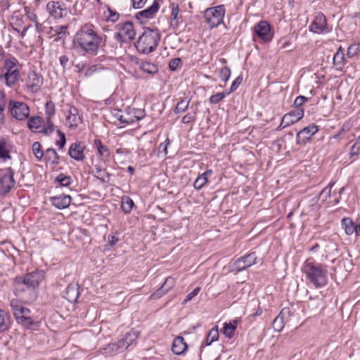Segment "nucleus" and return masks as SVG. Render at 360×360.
Returning <instances> with one entry per match:
<instances>
[{
  "instance_id": "a878e982",
  "label": "nucleus",
  "mask_w": 360,
  "mask_h": 360,
  "mask_svg": "<svg viewBox=\"0 0 360 360\" xmlns=\"http://www.w3.org/2000/svg\"><path fill=\"white\" fill-rule=\"evenodd\" d=\"M11 150V145L6 139H0V158L5 161L8 158H11L9 153Z\"/></svg>"
},
{
  "instance_id": "c756f323",
  "label": "nucleus",
  "mask_w": 360,
  "mask_h": 360,
  "mask_svg": "<svg viewBox=\"0 0 360 360\" xmlns=\"http://www.w3.org/2000/svg\"><path fill=\"white\" fill-rule=\"evenodd\" d=\"M30 310L28 309L27 313L25 312V314H17L15 318L18 323L29 327L32 323V321L31 317L30 316Z\"/></svg>"
},
{
  "instance_id": "4c0bfd02",
  "label": "nucleus",
  "mask_w": 360,
  "mask_h": 360,
  "mask_svg": "<svg viewBox=\"0 0 360 360\" xmlns=\"http://www.w3.org/2000/svg\"><path fill=\"white\" fill-rule=\"evenodd\" d=\"M19 72H15L13 73H4V79L7 86H11L14 84L18 79Z\"/></svg>"
},
{
  "instance_id": "39448f33",
  "label": "nucleus",
  "mask_w": 360,
  "mask_h": 360,
  "mask_svg": "<svg viewBox=\"0 0 360 360\" xmlns=\"http://www.w3.org/2000/svg\"><path fill=\"white\" fill-rule=\"evenodd\" d=\"M139 337V334L135 330L127 332L123 338L119 339L117 342H111L107 345L103 349V354L110 356H114L117 354L125 351Z\"/></svg>"
},
{
  "instance_id": "f257e3e1",
  "label": "nucleus",
  "mask_w": 360,
  "mask_h": 360,
  "mask_svg": "<svg viewBox=\"0 0 360 360\" xmlns=\"http://www.w3.org/2000/svg\"><path fill=\"white\" fill-rule=\"evenodd\" d=\"M73 42L86 53L96 56L106 44V36L99 35L92 24H85L77 32Z\"/></svg>"
},
{
  "instance_id": "58836bf2",
  "label": "nucleus",
  "mask_w": 360,
  "mask_h": 360,
  "mask_svg": "<svg viewBox=\"0 0 360 360\" xmlns=\"http://www.w3.org/2000/svg\"><path fill=\"white\" fill-rule=\"evenodd\" d=\"M33 154L37 160H41L44 156V151L39 142L36 141L32 146Z\"/></svg>"
},
{
  "instance_id": "a18cd8bd",
  "label": "nucleus",
  "mask_w": 360,
  "mask_h": 360,
  "mask_svg": "<svg viewBox=\"0 0 360 360\" xmlns=\"http://www.w3.org/2000/svg\"><path fill=\"white\" fill-rule=\"evenodd\" d=\"M294 314L290 308L285 307L279 313V316L283 319L285 323H288L290 320V317Z\"/></svg>"
},
{
  "instance_id": "ea45409f",
  "label": "nucleus",
  "mask_w": 360,
  "mask_h": 360,
  "mask_svg": "<svg viewBox=\"0 0 360 360\" xmlns=\"http://www.w3.org/2000/svg\"><path fill=\"white\" fill-rule=\"evenodd\" d=\"M335 183H330L326 188H324L319 194L318 198L321 199L322 201H326L328 198L330 196L331 188Z\"/></svg>"
},
{
  "instance_id": "680f3d73",
  "label": "nucleus",
  "mask_w": 360,
  "mask_h": 360,
  "mask_svg": "<svg viewBox=\"0 0 360 360\" xmlns=\"http://www.w3.org/2000/svg\"><path fill=\"white\" fill-rule=\"evenodd\" d=\"M205 184L206 181L199 175L194 181L193 186L196 190H200Z\"/></svg>"
},
{
  "instance_id": "6ab92c4d",
  "label": "nucleus",
  "mask_w": 360,
  "mask_h": 360,
  "mask_svg": "<svg viewBox=\"0 0 360 360\" xmlns=\"http://www.w3.org/2000/svg\"><path fill=\"white\" fill-rule=\"evenodd\" d=\"M43 80V77L41 75H38L35 72H32L28 75L27 85L32 92H37L41 86Z\"/></svg>"
},
{
  "instance_id": "ddd939ff",
  "label": "nucleus",
  "mask_w": 360,
  "mask_h": 360,
  "mask_svg": "<svg viewBox=\"0 0 360 360\" xmlns=\"http://www.w3.org/2000/svg\"><path fill=\"white\" fill-rule=\"evenodd\" d=\"M46 11H49L50 16L54 19L61 18L67 14L66 8L59 1H49L46 4Z\"/></svg>"
},
{
  "instance_id": "7c9ffc66",
  "label": "nucleus",
  "mask_w": 360,
  "mask_h": 360,
  "mask_svg": "<svg viewBox=\"0 0 360 360\" xmlns=\"http://www.w3.org/2000/svg\"><path fill=\"white\" fill-rule=\"evenodd\" d=\"M94 145L96 147L100 156L105 159L110 158V153L108 148L103 145L100 139H95Z\"/></svg>"
},
{
  "instance_id": "2f4dec72",
  "label": "nucleus",
  "mask_w": 360,
  "mask_h": 360,
  "mask_svg": "<svg viewBox=\"0 0 360 360\" xmlns=\"http://www.w3.org/2000/svg\"><path fill=\"white\" fill-rule=\"evenodd\" d=\"M139 68L144 72L150 75H154L158 71V68L155 64L148 61L141 62Z\"/></svg>"
},
{
  "instance_id": "393cba45",
  "label": "nucleus",
  "mask_w": 360,
  "mask_h": 360,
  "mask_svg": "<svg viewBox=\"0 0 360 360\" xmlns=\"http://www.w3.org/2000/svg\"><path fill=\"white\" fill-rule=\"evenodd\" d=\"M120 30L127 37L129 41L134 39L136 32L131 22L127 21L123 24H119Z\"/></svg>"
},
{
  "instance_id": "774afa93",
  "label": "nucleus",
  "mask_w": 360,
  "mask_h": 360,
  "mask_svg": "<svg viewBox=\"0 0 360 360\" xmlns=\"http://www.w3.org/2000/svg\"><path fill=\"white\" fill-rule=\"evenodd\" d=\"M279 44H281V49H288V51H291L293 50V48L291 46V43L290 41H282V40L279 41Z\"/></svg>"
},
{
  "instance_id": "6e6552de",
  "label": "nucleus",
  "mask_w": 360,
  "mask_h": 360,
  "mask_svg": "<svg viewBox=\"0 0 360 360\" xmlns=\"http://www.w3.org/2000/svg\"><path fill=\"white\" fill-rule=\"evenodd\" d=\"M257 263V256L255 252L240 257L230 264L231 271L240 272Z\"/></svg>"
},
{
  "instance_id": "cd10ccee",
  "label": "nucleus",
  "mask_w": 360,
  "mask_h": 360,
  "mask_svg": "<svg viewBox=\"0 0 360 360\" xmlns=\"http://www.w3.org/2000/svg\"><path fill=\"white\" fill-rule=\"evenodd\" d=\"M237 320H233L232 322L224 323L222 329V333L226 337L232 338L235 335V331L237 328Z\"/></svg>"
},
{
  "instance_id": "3c124183",
  "label": "nucleus",
  "mask_w": 360,
  "mask_h": 360,
  "mask_svg": "<svg viewBox=\"0 0 360 360\" xmlns=\"http://www.w3.org/2000/svg\"><path fill=\"white\" fill-rule=\"evenodd\" d=\"M207 339H210V342H214L219 338L218 327L215 326L213 327L207 335Z\"/></svg>"
},
{
  "instance_id": "4d7b16f0",
  "label": "nucleus",
  "mask_w": 360,
  "mask_h": 360,
  "mask_svg": "<svg viewBox=\"0 0 360 360\" xmlns=\"http://www.w3.org/2000/svg\"><path fill=\"white\" fill-rule=\"evenodd\" d=\"M243 81V77L241 75H239L233 82L231 86L230 90L229 92H227V95L230 94L233 92H234L238 87L240 86Z\"/></svg>"
},
{
  "instance_id": "49530a36",
  "label": "nucleus",
  "mask_w": 360,
  "mask_h": 360,
  "mask_svg": "<svg viewBox=\"0 0 360 360\" xmlns=\"http://www.w3.org/2000/svg\"><path fill=\"white\" fill-rule=\"evenodd\" d=\"M176 279L172 276L167 277L161 285L167 292L175 285Z\"/></svg>"
},
{
  "instance_id": "aec40b11",
  "label": "nucleus",
  "mask_w": 360,
  "mask_h": 360,
  "mask_svg": "<svg viewBox=\"0 0 360 360\" xmlns=\"http://www.w3.org/2000/svg\"><path fill=\"white\" fill-rule=\"evenodd\" d=\"M79 296V291L78 284H70L63 292V297L71 303L76 302Z\"/></svg>"
},
{
  "instance_id": "f03ea898",
  "label": "nucleus",
  "mask_w": 360,
  "mask_h": 360,
  "mask_svg": "<svg viewBox=\"0 0 360 360\" xmlns=\"http://www.w3.org/2000/svg\"><path fill=\"white\" fill-rule=\"evenodd\" d=\"M302 271L315 288H319L326 285L328 283V270L326 265L307 259Z\"/></svg>"
},
{
  "instance_id": "9b49d317",
  "label": "nucleus",
  "mask_w": 360,
  "mask_h": 360,
  "mask_svg": "<svg viewBox=\"0 0 360 360\" xmlns=\"http://www.w3.org/2000/svg\"><path fill=\"white\" fill-rule=\"evenodd\" d=\"M10 105L11 112L15 119L23 120L29 116L30 108L25 103L11 101Z\"/></svg>"
},
{
  "instance_id": "412c9836",
  "label": "nucleus",
  "mask_w": 360,
  "mask_h": 360,
  "mask_svg": "<svg viewBox=\"0 0 360 360\" xmlns=\"http://www.w3.org/2000/svg\"><path fill=\"white\" fill-rule=\"evenodd\" d=\"M55 114V104L51 101H46V135L54 131V124L51 117Z\"/></svg>"
},
{
  "instance_id": "603ef678",
  "label": "nucleus",
  "mask_w": 360,
  "mask_h": 360,
  "mask_svg": "<svg viewBox=\"0 0 360 360\" xmlns=\"http://www.w3.org/2000/svg\"><path fill=\"white\" fill-rule=\"evenodd\" d=\"M359 50V44H352L347 49V55L349 58H352L356 56Z\"/></svg>"
},
{
  "instance_id": "0e129e2a",
  "label": "nucleus",
  "mask_w": 360,
  "mask_h": 360,
  "mask_svg": "<svg viewBox=\"0 0 360 360\" xmlns=\"http://www.w3.org/2000/svg\"><path fill=\"white\" fill-rule=\"evenodd\" d=\"M200 291V288L196 287L192 292H191L190 293H188L187 295L186 299L183 302V304H185V303L191 301L195 296H196L199 293Z\"/></svg>"
},
{
  "instance_id": "bf43d9fd",
  "label": "nucleus",
  "mask_w": 360,
  "mask_h": 360,
  "mask_svg": "<svg viewBox=\"0 0 360 360\" xmlns=\"http://www.w3.org/2000/svg\"><path fill=\"white\" fill-rule=\"evenodd\" d=\"M57 132L60 139L56 141V144L60 148H63L66 143L65 135L60 130H58Z\"/></svg>"
},
{
  "instance_id": "6e6d98bb",
  "label": "nucleus",
  "mask_w": 360,
  "mask_h": 360,
  "mask_svg": "<svg viewBox=\"0 0 360 360\" xmlns=\"http://www.w3.org/2000/svg\"><path fill=\"white\" fill-rule=\"evenodd\" d=\"M6 99L4 93L0 91V123L3 122L4 115L3 111L6 106Z\"/></svg>"
},
{
  "instance_id": "69168bd1",
  "label": "nucleus",
  "mask_w": 360,
  "mask_h": 360,
  "mask_svg": "<svg viewBox=\"0 0 360 360\" xmlns=\"http://www.w3.org/2000/svg\"><path fill=\"white\" fill-rule=\"evenodd\" d=\"M195 112L193 115L191 113H187L182 117L181 122L184 124H188L194 122L195 120Z\"/></svg>"
},
{
  "instance_id": "1a4fd4ad",
  "label": "nucleus",
  "mask_w": 360,
  "mask_h": 360,
  "mask_svg": "<svg viewBox=\"0 0 360 360\" xmlns=\"http://www.w3.org/2000/svg\"><path fill=\"white\" fill-rule=\"evenodd\" d=\"M309 30L313 33H328L332 30L327 23L326 16L321 12H319L314 16L312 22L309 26Z\"/></svg>"
},
{
  "instance_id": "5fc2aeb1",
  "label": "nucleus",
  "mask_w": 360,
  "mask_h": 360,
  "mask_svg": "<svg viewBox=\"0 0 360 360\" xmlns=\"http://www.w3.org/2000/svg\"><path fill=\"white\" fill-rule=\"evenodd\" d=\"M170 143V140L169 138H167L166 140L161 143L160 145H159V148H158V150H159V153H163V155L164 156H166L167 155V147L169 145Z\"/></svg>"
},
{
  "instance_id": "423d86ee",
  "label": "nucleus",
  "mask_w": 360,
  "mask_h": 360,
  "mask_svg": "<svg viewBox=\"0 0 360 360\" xmlns=\"http://www.w3.org/2000/svg\"><path fill=\"white\" fill-rule=\"evenodd\" d=\"M224 15V5L208 8L204 12L205 21L211 29L218 27L223 22Z\"/></svg>"
},
{
  "instance_id": "052dcab7",
  "label": "nucleus",
  "mask_w": 360,
  "mask_h": 360,
  "mask_svg": "<svg viewBox=\"0 0 360 360\" xmlns=\"http://www.w3.org/2000/svg\"><path fill=\"white\" fill-rule=\"evenodd\" d=\"M307 101H308V98L307 97H305L304 96H299L295 98L293 105L296 109L302 108L301 106Z\"/></svg>"
},
{
  "instance_id": "20e7f679",
  "label": "nucleus",
  "mask_w": 360,
  "mask_h": 360,
  "mask_svg": "<svg viewBox=\"0 0 360 360\" xmlns=\"http://www.w3.org/2000/svg\"><path fill=\"white\" fill-rule=\"evenodd\" d=\"M44 278L43 270H36L28 273L24 276L15 277L13 284L15 290L24 292L26 290H34Z\"/></svg>"
},
{
  "instance_id": "c85d7f7f",
  "label": "nucleus",
  "mask_w": 360,
  "mask_h": 360,
  "mask_svg": "<svg viewBox=\"0 0 360 360\" xmlns=\"http://www.w3.org/2000/svg\"><path fill=\"white\" fill-rule=\"evenodd\" d=\"M10 306L12 309L14 316H15L17 314H25V312H28V308L25 307L21 302L16 299H13L11 301Z\"/></svg>"
},
{
  "instance_id": "b1692460",
  "label": "nucleus",
  "mask_w": 360,
  "mask_h": 360,
  "mask_svg": "<svg viewBox=\"0 0 360 360\" xmlns=\"http://www.w3.org/2000/svg\"><path fill=\"white\" fill-rule=\"evenodd\" d=\"M188 346L184 339L181 336H178L174 339L172 350L174 354L180 355L182 354L187 349Z\"/></svg>"
},
{
  "instance_id": "7ed1b4c3",
  "label": "nucleus",
  "mask_w": 360,
  "mask_h": 360,
  "mask_svg": "<svg viewBox=\"0 0 360 360\" xmlns=\"http://www.w3.org/2000/svg\"><path fill=\"white\" fill-rule=\"evenodd\" d=\"M135 46L140 53L148 54L153 52L158 46L161 35L158 29L143 28Z\"/></svg>"
},
{
  "instance_id": "de8ad7c7",
  "label": "nucleus",
  "mask_w": 360,
  "mask_h": 360,
  "mask_svg": "<svg viewBox=\"0 0 360 360\" xmlns=\"http://www.w3.org/2000/svg\"><path fill=\"white\" fill-rule=\"evenodd\" d=\"M182 64L183 62L180 58H175L169 61V68L172 71H175L179 68L181 67Z\"/></svg>"
},
{
  "instance_id": "c03bdc74",
  "label": "nucleus",
  "mask_w": 360,
  "mask_h": 360,
  "mask_svg": "<svg viewBox=\"0 0 360 360\" xmlns=\"http://www.w3.org/2000/svg\"><path fill=\"white\" fill-rule=\"evenodd\" d=\"M345 58L344 53L342 50L341 46L339 48L337 53L333 56V63L335 65H343V60Z\"/></svg>"
},
{
  "instance_id": "2eb2a0df",
  "label": "nucleus",
  "mask_w": 360,
  "mask_h": 360,
  "mask_svg": "<svg viewBox=\"0 0 360 360\" xmlns=\"http://www.w3.org/2000/svg\"><path fill=\"white\" fill-rule=\"evenodd\" d=\"M27 127L34 133H45L44 121L40 116L30 117L27 122Z\"/></svg>"
},
{
  "instance_id": "09e8293b",
  "label": "nucleus",
  "mask_w": 360,
  "mask_h": 360,
  "mask_svg": "<svg viewBox=\"0 0 360 360\" xmlns=\"http://www.w3.org/2000/svg\"><path fill=\"white\" fill-rule=\"evenodd\" d=\"M226 94L227 93L225 94L224 92L217 93L216 94L211 96L210 97L209 101L212 104H217L225 98Z\"/></svg>"
},
{
  "instance_id": "a211bd4d",
  "label": "nucleus",
  "mask_w": 360,
  "mask_h": 360,
  "mask_svg": "<svg viewBox=\"0 0 360 360\" xmlns=\"http://www.w3.org/2000/svg\"><path fill=\"white\" fill-rule=\"evenodd\" d=\"M303 116V108L295 109L283 115V123L291 125L300 120Z\"/></svg>"
},
{
  "instance_id": "864d4df0",
  "label": "nucleus",
  "mask_w": 360,
  "mask_h": 360,
  "mask_svg": "<svg viewBox=\"0 0 360 360\" xmlns=\"http://www.w3.org/2000/svg\"><path fill=\"white\" fill-rule=\"evenodd\" d=\"M131 112L133 113V123L136 121L140 120L141 118H143L145 116V112L143 110L141 109H132Z\"/></svg>"
},
{
  "instance_id": "79ce46f5",
  "label": "nucleus",
  "mask_w": 360,
  "mask_h": 360,
  "mask_svg": "<svg viewBox=\"0 0 360 360\" xmlns=\"http://www.w3.org/2000/svg\"><path fill=\"white\" fill-rule=\"evenodd\" d=\"M285 323V322L283 321V319L279 315H278L273 321L272 327L274 330L280 332L283 328Z\"/></svg>"
},
{
  "instance_id": "f8f14e48",
  "label": "nucleus",
  "mask_w": 360,
  "mask_h": 360,
  "mask_svg": "<svg viewBox=\"0 0 360 360\" xmlns=\"http://www.w3.org/2000/svg\"><path fill=\"white\" fill-rule=\"evenodd\" d=\"M254 32L262 41L267 42L272 39L271 26L266 21H260L254 27Z\"/></svg>"
},
{
  "instance_id": "4468645a",
  "label": "nucleus",
  "mask_w": 360,
  "mask_h": 360,
  "mask_svg": "<svg viewBox=\"0 0 360 360\" xmlns=\"http://www.w3.org/2000/svg\"><path fill=\"white\" fill-rule=\"evenodd\" d=\"M85 145L81 141H77L72 143L70 146L68 154L74 160L77 161H84Z\"/></svg>"
},
{
  "instance_id": "9d476101",
  "label": "nucleus",
  "mask_w": 360,
  "mask_h": 360,
  "mask_svg": "<svg viewBox=\"0 0 360 360\" xmlns=\"http://www.w3.org/2000/svg\"><path fill=\"white\" fill-rule=\"evenodd\" d=\"M319 131V127L311 124L300 130L296 135V143L298 145H306L311 137Z\"/></svg>"
},
{
  "instance_id": "37998d69",
  "label": "nucleus",
  "mask_w": 360,
  "mask_h": 360,
  "mask_svg": "<svg viewBox=\"0 0 360 360\" xmlns=\"http://www.w3.org/2000/svg\"><path fill=\"white\" fill-rule=\"evenodd\" d=\"M360 154V136L357 138L355 143L351 146L349 155L350 158L356 157Z\"/></svg>"
},
{
  "instance_id": "dca6fc26",
  "label": "nucleus",
  "mask_w": 360,
  "mask_h": 360,
  "mask_svg": "<svg viewBox=\"0 0 360 360\" xmlns=\"http://www.w3.org/2000/svg\"><path fill=\"white\" fill-rule=\"evenodd\" d=\"M160 8L159 2L157 0H155L153 4L143 11L138 12L136 14V18L138 20H146L153 18L155 14L158 12Z\"/></svg>"
},
{
  "instance_id": "473e14b6",
  "label": "nucleus",
  "mask_w": 360,
  "mask_h": 360,
  "mask_svg": "<svg viewBox=\"0 0 360 360\" xmlns=\"http://www.w3.org/2000/svg\"><path fill=\"white\" fill-rule=\"evenodd\" d=\"M341 226L347 236H350L354 233V224L352 219L349 217L343 218L341 221Z\"/></svg>"
},
{
  "instance_id": "72a5a7b5",
  "label": "nucleus",
  "mask_w": 360,
  "mask_h": 360,
  "mask_svg": "<svg viewBox=\"0 0 360 360\" xmlns=\"http://www.w3.org/2000/svg\"><path fill=\"white\" fill-rule=\"evenodd\" d=\"M134 206V201L130 197L124 195L122 198L121 208L124 213H130Z\"/></svg>"
},
{
  "instance_id": "a19ab883",
  "label": "nucleus",
  "mask_w": 360,
  "mask_h": 360,
  "mask_svg": "<svg viewBox=\"0 0 360 360\" xmlns=\"http://www.w3.org/2000/svg\"><path fill=\"white\" fill-rule=\"evenodd\" d=\"M4 73H13L18 71L15 63L11 60H6L4 67Z\"/></svg>"
},
{
  "instance_id": "0eeeda50",
  "label": "nucleus",
  "mask_w": 360,
  "mask_h": 360,
  "mask_svg": "<svg viewBox=\"0 0 360 360\" xmlns=\"http://www.w3.org/2000/svg\"><path fill=\"white\" fill-rule=\"evenodd\" d=\"M14 172L11 167L0 170V194L6 195L15 185Z\"/></svg>"
},
{
  "instance_id": "338daca9",
  "label": "nucleus",
  "mask_w": 360,
  "mask_h": 360,
  "mask_svg": "<svg viewBox=\"0 0 360 360\" xmlns=\"http://www.w3.org/2000/svg\"><path fill=\"white\" fill-rule=\"evenodd\" d=\"M114 38L119 42H120L121 44L122 43H124V42H127V41H129L127 37L120 30V32H116L114 35Z\"/></svg>"
},
{
  "instance_id": "c9c22d12",
  "label": "nucleus",
  "mask_w": 360,
  "mask_h": 360,
  "mask_svg": "<svg viewBox=\"0 0 360 360\" xmlns=\"http://www.w3.org/2000/svg\"><path fill=\"white\" fill-rule=\"evenodd\" d=\"M190 100H187L186 98H183L179 102L177 103L176 107L174 109L175 114H179L185 112L189 105Z\"/></svg>"
},
{
  "instance_id": "f704fd0d",
  "label": "nucleus",
  "mask_w": 360,
  "mask_h": 360,
  "mask_svg": "<svg viewBox=\"0 0 360 360\" xmlns=\"http://www.w3.org/2000/svg\"><path fill=\"white\" fill-rule=\"evenodd\" d=\"M51 155L53 156V159L51 161L50 165L52 169H55V165L58 163L60 156L57 154L56 151L53 148L46 149V164L51 160Z\"/></svg>"
},
{
  "instance_id": "4be33fe9",
  "label": "nucleus",
  "mask_w": 360,
  "mask_h": 360,
  "mask_svg": "<svg viewBox=\"0 0 360 360\" xmlns=\"http://www.w3.org/2000/svg\"><path fill=\"white\" fill-rule=\"evenodd\" d=\"M171 8V26L174 28L178 27L179 23L182 21V15L179 13V5L176 3L170 4Z\"/></svg>"
},
{
  "instance_id": "5701e85b",
  "label": "nucleus",
  "mask_w": 360,
  "mask_h": 360,
  "mask_svg": "<svg viewBox=\"0 0 360 360\" xmlns=\"http://www.w3.org/2000/svg\"><path fill=\"white\" fill-rule=\"evenodd\" d=\"M66 121L70 128H75L81 123L82 120L79 116L78 110L76 108L71 107L70 108L68 115L66 117Z\"/></svg>"
},
{
  "instance_id": "bb28decb",
  "label": "nucleus",
  "mask_w": 360,
  "mask_h": 360,
  "mask_svg": "<svg viewBox=\"0 0 360 360\" xmlns=\"http://www.w3.org/2000/svg\"><path fill=\"white\" fill-rule=\"evenodd\" d=\"M11 327V319L9 315L4 310L0 309V333L9 330Z\"/></svg>"
},
{
  "instance_id": "f3484780",
  "label": "nucleus",
  "mask_w": 360,
  "mask_h": 360,
  "mask_svg": "<svg viewBox=\"0 0 360 360\" xmlns=\"http://www.w3.org/2000/svg\"><path fill=\"white\" fill-rule=\"evenodd\" d=\"M51 204L59 210L69 207L71 202V197L69 195H59L49 198Z\"/></svg>"
},
{
  "instance_id": "8fccbe9b",
  "label": "nucleus",
  "mask_w": 360,
  "mask_h": 360,
  "mask_svg": "<svg viewBox=\"0 0 360 360\" xmlns=\"http://www.w3.org/2000/svg\"><path fill=\"white\" fill-rule=\"evenodd\" d=\"M231 76V70L229 67L225 66L222 68L219 72V77L221 80L224 82H227Z\"/></svg>"
},
{
  "instance_id": "e433bc0d",
  "label": "nucleus",
  "mask_w": 360,
  "mask_h": 360,
  "mask_svg": "<svg viewBox=\"0 0 360 360\" xmlns=\"http://www.w3.org/2000/svg\"><path fill=\"white\" fill-rule=\"evenodd\" d=\"M55 183L58 184L61 186L68 187L72 183V178L64 174H60L55 179Z\"/></svg>"
},
{
  "instance_id": "13d9d810",
  "label": "nucleus",
  "mask_w": 360,
  "mask_h": 360,
  "mask_svg": "<svg viewBox=\"0 0 360 360\" xmlns=\"http://www.w3.org/2000/svg\"><path fill=\"white\" fill-rule=\"evenodd\" d=\"M166 293H167V292L165 289H163L162 287L161 286L150 296V298L151 300L159 299V298L162 297Z\"/></svg>"
},
{
  "instance_id": "e2e57ef3",
  "label": "nucleus",
  "mask_w": 360,
  "mask_h": 360,
  "mask_svg": "<svg viewBox=\"0 0 360 360\" xmlns=\"http://www.w3.org/2000/svg\"><path fill=\"white\" fill-rule=\"evenodd\" d=\"M108 11L109 12V15L108 17V20L113 22L117 21L120 17V14L117 11L112 10L109 7L108 8Z\"/></svg>"
}]
</instances>
